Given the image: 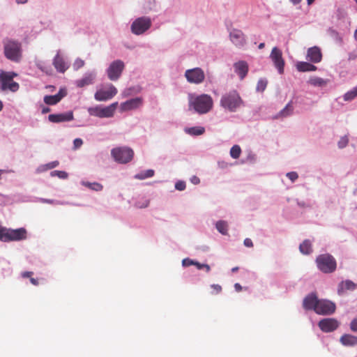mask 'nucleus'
Wrapping results in <instances>:
<instances>
[{
	"label": "nucleus",
	"instance_id": "obj_30",
	"mask_svg": "<svg viewBox=\"0 0 357 357\" xmlns=\"http://www.w3.org/2000/svg\"><path fill=\"white\" fill-rule=\"evenodd\" d=\"M294 111V107L292 105V102H289L285 107L282 109L279 114L277 115V117H287L292 114Z\"/></svg>",
	"mask_w": 357,
	"mask_h": 357
},
{
	"label": "nucleus",
	"instance_id": "obj_64",
	"mask_svg": "<svg viewBox=\"0 0 357 357\" xmlns=\"http://www.w3.org/2000/svg\"><path fill=\"white\" fill-rule=\"evenodd\" d=\"M356 3H357V0H355Z\"/></svg>",
	"mask_w": 357,
	"mask_h": 357
},
{
	"label": "nucleus",
	"instance_id": "obj_53",
	"mask_svg": "<svg viewBox=\"0 0 357 357\" xmlns=\"http://www.w3.org/2000/svg\"><path fill=\"white\" fill-rule=\"evenodd\" d=\"M191 182L195 184V185H197V184H199V182H200V180L199 178L196 176H193L192 178H191Z\"/></svg>",
	"mask_w": 357,
	"mask_h": 357
},
{
	"label": "nucleus",
	"instance_id": "obj_51",
	"mask_svg": "<svg viewBox=\"0 0 357 357\" xmlns=\"http://www.w3.org/2000/svg\"><path fill=\"white\" fill-rule=\"evenodd\" d=\"M244 245L248 248H252L253 246L252 240L248 238L244 240Z\"/></svg>",
	"mask_w": 357,
	"mask_h": 357
},
{
	"label": "nucleus",
	"instance_id": "obj_59",
	"mask_svg": "<svg viewBox=\"0 0 357 357\" xmlns=\"http://www.w3.org/2000/svg\"><path fill=\"white\" fill-rule=\"evenodd\" d=\"M265 46V44L264 43H261L259 45L258 47L259 49H263Z\"/></svg>",
	"mask_w": 357,
	"mask_h": 357
},
{
	"label": "nucleus",
	"instance_id": "obj_23",
	"mask_svg": "<svg viewBox=\"0 0 357 357\" xmlns=\"http://www.w3.org/2000/svg\"><path fill=\"white\" fill-rule=\"evenodd\" d=\"M340 342L346 347L357 346V337L351 334H344L340 337Z\"/></svg>",
	"mask_w": 357,
	"mask_h": 357
},
{
	"label": "nucleus",
	"instance_id": "obj_42",
	"mask_svg": "<svg viewBox=\"0 0 357 357\" xmlns=\"http://www.w3.org/2000/svg\"><path fill=\"white\" fill-rule=\"evenodd\" d=\"M84 66V61L81 59H77L74 63L73 68L75 70H78Z\"/></svg>",
	"mask_w": 357,
	"mask_h": 357
},
{
	"label": "nucleus",
	"instance_id": "obj_45",
	"mask_svg": "<svg viewBox=\"0 0 357 357\" xmlns=\"http://www.w3.org/2000/svg\"><path fill=\"white\" fill-rule=\"evenodd\" d=\"M195 261H194L192 259H190L189 258H186V259H183L182 264H183V266H190L194 265L195 264Z\"/></svg>",
	"mask_w": 357,
	"mask_h": 357
},
{
	"label": "nucleus",
	"instance_id": "obj_9",
	"mask_svg": "<svg viewBox=\"0 0 357 357\" xmlns=\"http://www.w3.org/2000/svg\"><path fill=\"white\" fill-rule=\"evenodd\" d=\"M151 26V20L149 17H142L136 19L131 25L132 32L136 35H140L147 31Z\"/></svg>",
	"mask_w": 357,
	"mask_h": 357
},
{
	"label": "nucleus",
	"instance_id": "obj_27",
	"mask_svg": "<svg viewBox=\"0 0 357 357\" xmlns=\"http://www.w3.org/2000/svg\"><path fill=\"white\" fill-rule=\"evenodd\" d=\"M356 288V284L351 280H348L344 282H342L339 284L338 293L340 294L344 290H354Z\"/></svg>",
	"mask_w": 357,
	"mask_h": 357
},
{
	"label": "nucleus",
	"instance_id": "obj_18",
	"mask_svg": "<svg viewBox=\"0 0 357 357\" xmlns=\"http://www.w3.org/2000/svg\"><path fill=\"white\" fill-rule=\"evenodd\" d=\"M229 37L231 41L236 47H241L245 44V36L243 31L239 29H233L229 33Z\"/></svg>",
	"mask_w": 357,
	"mask_h": 357
},
{
	"label": "nucleus",
	"instance_id": "obj_4",
	"mask_svg": "<svg viewBox=\"0 0 357 357\" xmlns=\"http://www.w3.org/2000/svg\"><path fill=\"white\" fill-rule=\"evenodd\" d=\"M26 238V230L24 228L17 229L0 228V240L3 242L17 241Z\"/></svg>",
	"mask_w": 357,
	"mask_h": 357
},
{
	"label": "nucleus",
	"instance_id": "obj_41",
	"mask_svg": "<svg viewBox=\"0 0 357 357\" xmlns=\"http://www.w3.org/2000/svg\"><path fill=\"white\" fill-rule=\"evenodd\" d=\"M211 289H212L211 294H218L222 290V288L220 284H211Z\"/></svg>",
	"mask_w": 357,
	"mask_h": 357
},
{
	"label": "nucleus",
	"instance_id": "obj_19",
	"mask_svg": "<svg viewBox=\"0 0 357 357\" xmlns=\"http://www.w3.org/2000/svg\"><path fill=\"white\" fill-rule=\"evenodd\" d=\"M306 59L314 63H319L322 59L321 49L317 46L308 48L307 50Z\"/></svg>",
	"mask_w": 357,
	"mask_h": 357
},
{
	"label": "nucleus",
	"instance_id": "obj_54",
	"mask_svg": "<svg viewBox=\"0 0 357 357\" xmlns=\"http://www.w3.org/2000/svg\"><path fill=\"white\" fill-rule=\"evenodd\" d=\"M234 289L237 292H240L242 290V287L239 283L234 284Z\"/></svg>",
	"mask_w": 357,
	"mask_h": 357
},
{
	"label": "nucleus",
	"instance_id": "obj_20",
	"mask_svg": "<svg viewBox=\"0 0 357 357\" xmlns=\"http://www.w3.org/2000/svg\"><path fill=\"white\" fill-rule=\"evenodd\" d=\"M319 299L314 294L307 295L303 300V306L305 310L315 311Z\"/></svg>",
	"mask_w": 357,
	"mask_h": 357
},
{
	"label": "nucleus",
	"instance_id": "obj_50",
	"mask_svg": "<svg viewBox=\"0 0 357 357\" xmlns=\"http://www.w3.org/2000/svg\"><path fill=\"white\" fill-rule=\"evenodd\" d=\"M59 165L58 161H53L46 165L47 169H53Z\"/></svg>",
	"mask_w": 357,
	"mask_h": 357
},
{
	"label": "nucleus",
	"instance_id": "obj_49",
	"mask_svg": "<svg viewBox=\"0 0 357 357\" xmlns=\"http://www.w3.org/2000/svg\"><path fill=\"white\" fill-rule=\"evenodd\" d=\"M40 202L42 203L50 204H59L58 202H56L53 199H43V198H40Z\"/></svg>",
	"mask_w": 357,
	"mask_h": 357
},
{
	"label": "nucleus",
	"instance_id": "obj_14",
	"mask_svg": "<svg viewBox=\"0 0 357 357\" xmlns=\"http://www.w3.org/2000/svg\"><path fill=\"white\" fill-rule=\"evenodd\" d=\"M270 58L279 73L282 74L284 73V61L282 58V51L276 47H273L270 54Z\"/></svg>",
	"mask_w": 357,
	"mask_h": 357
},
{
	"label": "nucleus",
	"instance_id": "obj_8",
	"mask_svg": "<svg viewBox=\"0 0 357 357\" xmlns=\"http://www.w3.org/2000/svg\"><path fill=\"white\" fill-rule=\"evenodd\" d=\"M117 106L118 102H115L107 107L96 106L90 107L88 111L91 116L99 118H109L114 116Z\"/></svg>",
	"mask_w": 357,
	"mask_h": 357
},
{
	"label": "nucleus",
	"instance_id": "obj_48",
	"mask_svg": "<svg viewBox=\"0 0 357 357\" xmlns=\"http://www.w3.org/2000/svg\"><path fill=\"white\" fill-rule=\"evenodd\" d=\"M350 328L354 332H357V318L353 319L350 324Z\"/></svg>",
	"mask_w": 357,
	"mask_h": 357
},
{
	"label": "nucleus",
	"instance_id": "obj_13",
	"mask_svg": "<svg viewBox=\"0 0 357 357\" xmlns=\"http://www.w3.org/2000/svg\"><path fill=\"white\" fill-rule=\"evenodd\" d=\"M335 311L334 303L328 300H319L315 312L319 314H331Z\"/></svg>",
	"mask_w": 357,
	"mask_h": 357
},
{
	"label": "nucleus",
	"instance_id": "obj_58",
	"mask_svg": "<svg viewBox=\"0 0 357 357\" xmlns=\"http://www.w3.org/2000/svg\"><path fill=\"white\" fill-rule=\"evenodd\" d=\"M293 3L297 4L301 2V0H290Z\"/></svg>",
	"mask_w": 357,
	"mask_h": 357
},
{
	"label": "nucleus",
	"instance_id": "obj_63",
	"mask_svg": "<svg viewBox=\"0 0 357 357\" xmlns=\"http://www.w3.org/2000/svg\"><path fill=\"white\" fill-rule=\"evenodd\" d=\"M354 37H355L356 40L357 41V29L355 31Z\"/></svg>",
	"mask_w": 357,
	"mask_h": 357
},
{
	"label": "nucleus",
	"instance_id": "obj_38",
	"mask_svg": "<svg viewBox=\"0 0 357 357\" xmlns=\"http://www.w3.org/2000/svg\"><path fill=\"white\" fill-rule=\"evenodd\" d=\"M52 176H58L60 178L66 179L68 178V173L64 171L55 170L51 172Z\"/></svg>",
	"mask_w": 357,
	"mask_h": 357
},
{
	"label": "nucleus",
	"instance_id": "obj_25",
	"mask_svg": "<svg viewBox=\"0 0 357 357\" xmlns=\"http://www.w3.org/2000/svg\"><path fill=\"white\" fill-rule=\"evenodd\" d=\"M296 69L299 72L315 71L317 68L308 62L299 61L296 65Z\"/></svg>",
	"mask_w": 357,
	"mask_h": 357
},
{
	"label": "nucleus",
	"instance_id": "obj_32",
	"mask_svg": "<svg viewBox=\"0 0 357 357\" xmlns=\"http://www.w3.org/2000/svg\"><path fill=\"white\" fill-rule=\"evenodd\" d=\"M218 231L223 235L227 234L228 225L225 221H218L215 225Z\"/></svg>",
	"mask_w": 357,
	"mask_h": 357
},
{
	"label": "nucleus",
	"instance_id": "obj_5",
	"mask_svg": "<svg viewBox=\"0 0 357 357\" xmlns=\"http://www.w3.org/2000/svg\"><path fill=\"white\" fill-rule=\"evenodd\" d=\"M14 73L2 72L0 74V90L16 92L20 88L17 82L13 80Z\"/></svg>",
	"mask_w": 357,
	"mask_h": 357
},
{
	"label": "nucleus",
	"instance_id": "obj_31",
	"mask_svg": "<svg viewBox=\"0 0 357 357\" xmlns=\"http://www.w3.org/2000/svg\"><path fill=\"white\" fill-rule=\"evenodd\" d=\"M185 131L191 135H201L204 133L205 129L204 127L195 126L186 128Z\"/></svg>",
	"mask_w": 357,
	"mask_h": 357
},
{
	"label": "nucleus",
	"instance_id": "obj_61",
	"mask_svg": "<svg viewBox=\"0 0 357 357\" xmlns=\"http://www.w3.org/2000/svg\"><path fill=\"white\" fill-rule=\"evenodd\" d=\"M307 3L309 5H310V4H312L314 1V0H307Z\"/></svg>",
	"mask_w": 357,
	"mask_h": 357
},
{
	"label": "nucleus",
	"instance_id": "obj_46",
	"mask_svg": "<svg viewBox=\"0 0 357 357\" xmlns=\"http://www.w3.org/2000/svg\"><path fill=\"white\" fill-rule=\"evenodd\" d=\"M83 144V141L80 138H77L73 142L74 149H79Z\"/></svg>",
	"mask_w": 357,
	"mask_h": 357
},
{
	"label": "nucleus",
	"instance_id": "obj_60",
	"mask_svg": "<svg viewBox=\"0 0 357 357\" xmlns=\"http://www.w3.org/2000/svg\"><path fill=\"white\" fill-rule=\"evenodd\" d=\"M238 270V267L236 266V267L232 268L231 271L234 273V272L237 271Z\"/></svg>",
	"mask_w": 357,
	"mask_h": 357
},
{
	"label": "nucleus",
	"instance_id": "obj_22",
	"mask_svg": "<svg viewBox=\"0 0 357 357\" xmlns=\"http://www.w3.org/2000/svg\"><path fill=\"white\" fill-rule=\"evenodd\" d=\"M66 92L61 89L58 93L54 96H45L44 97V102L49 105H54L57 104L66 96Z\"/></svg>",
	"mask_w": 357,
	"mask_h": 357
},
{
	"label": "nucleus",
	"instance_id": "obj_16",
	"mask_svg": "<svg viewBox=\"0 0 357 357\" xmlns=\"http://www.w3.org/2000/svg\"><path fill=\"white\" fill-rule=\"evenodd\" d=\"M74 115L72 111L61 113L52 114L48 116V120L52 123L67 122L73 120Z\"/></svg>",
	"mask_w": 357,
	"mask_h": 357
},
{
	"label": "nucleus",
	"instance_id": "obj_15",
	"mask_svg": "<svg viewBox=\"0 0 357 357\" xmlns=\"http://www.w3.org/2000/svg\"><path fill=\"white\" fill-rule=\"evenodd\" d=\"M143 105V98L137 97L130 99L126 102L121 103L120 111L121 112L136 109Z\"/></svg>",
	"mask_w": 357,
	"mask_h": 357
},
{
	"label": "nucleus",
	"instance_id": "obj_37",
	"mask_svg": "<svg viewBox=\"0 0 357 357\" xmlns=\"http://www.w3.org/2000/svg\"><path fill=\"white\" fill-rule=\"evenodd\" d=\"M149 200L145 198L142 199V200L137 201L135 206L138 208H146L149 205Z\"/></svg>",
	"mask_w": 357,
	"mask_h": 357
},
{
	"label": "nucleus",
	"instance_id": "obj_28",
	"mask_svg": "<svg viewBox=\"0 0 357 357\" xmlns=\"http://www.w3.org/2000/svg\"><path fill=\"white\" fill-rule=\"evenodd\" d=\"M299 250L303 255H310L312 252V243L310 240H305L299 245Z\"/></svg>",
	"mask_w": 357,
	"mask_h": 357
},
{
	"label": "nucleus",
	"instance_id": "obj_35",
	"mask_svg": "<svg viewBox=\"0 0 357 357\" xmlns=\"http://www.w3.org/2000/svg\"><path fill=\"white\" fill-rule=\"evenodd\" d=\"M154 175V171L152 169H148L144 172H141L135 175V178L142 180L147 178L152 177Z\"/></svg>",
	"mask_w": 357,
	"mask_h": 357
},
{
	"label": "nucleus",
	"instance_id": "obj_21",
	"mask_svg": "<svg viewBox=\"0 0 357 357\" xmlns=\"http://www.w3.org/2000/svg\"><path fill=\"white\" fill-rule=\"evenodd\" d=\"M235 72L238 75L241 79H244L248 72V65L245 61H241L234 65Z\"/></svg>",
	"mask_w": 357,
	"mask_h": 357
},
{
	"label": "nucleus",
	"instance_id": "obj_62",
	"mask_svg": "<svg viewBox=\"0 0 357 357\" xmlns=\"http://www.w3.org/2000/svg\"><path fill=\"white\" fill-rule=\"evenodd\" d=\"M3 109V102L0 100V112Z\"/></svg>",
	"mask_w": 357,
	"mask_h": 357
},
{
	"label": "nucleus",
	"instance_id": "obj_56",
	"mask_svg": "<svg viewBox=\"0 0 357 357\" xmlns=\"http://www.w3.org/2000/svg\"><path fill=\"white\" fill-rule=\"evenodd\" d=\"M30 282L33 285H38V282L36 279L33 278H30Z\"/></svg>",
	"mask_w": 357,
	"mask_h": 357
},
{
	"label": "nucleus",
	"instance_id": "obj_17",
	"mask_svg": "<svg viewBox=\"0 0 357 357\" xmlns=\"http://www.w3.org/2000/svg\"><path fill=\"white\" fill-rule=\"evenodd\" d=\"M339 326L338 321L335 319H324L319 322L320 329L325 333L335 331Z\"/></svg>",
	"mask_w": 357,
	"mask_h": 357
},
{
	"label": "nucleus",
	"instance_id": "obj_10",
	"mask_svg": "<svg viewBox=\"0 0 357 357\" xmlns=\"http://www.w3.org/2000/svg\"><path fill=\"white\" fill-rule=\"evenodd\" d=\"M125 65L122 61H113L107 70L108 78L112 81L117 80L121 77Z\"/></svg>",
	"mask_w": 357,
	"mask_h": 357
},
{
	"label": "nucleus",
	"instance_id": "obj_43",
	"mask_svg": "<svg viewBox=\"0 0 357 357\" xmlns=\"http://www.w3.org/2000/svg\"><path fill=\"white\" fill-rule=\"evenodd\" d=\"M348 138L347 137H342L338 142V146L340 149L345 147L348 144Z\"/></svg>",
	"mask_w": 357,
	"mask_h": 357
},
{
	"label": "nucleus",
	"instance_id": "obj_36",
	"mask_svg": "<svg viewBox=\"0 0 357 357\" xmlns=\"http://www.w3.org/2000/svg\"><path fill=\"white\" fill-rule=\"evenodd\" d=\"M83 185L86 187L95 190V191H100L102 190L103 186L99 183H89V182H83Z\"/></svg>",
	"mask_w": 357,
	"mask_h": 357
},
{
	"label": "nucleus",
	"instance_id": "obj_12",
	"mask_svg": "<svg viewBox=\"0 0 357 357\" xmlns=\"http://www.w3.org/2000/svg\"><path fill=\"white\" fill-rule=\"evenodd\" d=\"M116 93V88L110 84L107 89L98 90L94 95V98L98 101H106L112 99Z\"/></svg>",
	"mask_w": 357,
	"mask_h": 357
},
{
	"label": "nucleus",
	"instance_id": "obj_3",
	"mask_svg": "<svg viewBox=\"0 0 357 357\" xmlns=\"http://www.w3.org/2000/svg\"><path fill=\"white\" fill-rule=\"evenodd\" d=\"M243 100L236 91L224 94L220 100V105L230 112H234L241 106Z\"/></svg>",
	"mask_w": 357,
	"mask_h": 357
},
{
	"label": "nucleus",
	"instance_id": "obj_57",
	"mask_svg": "<svg viewBox=\"0 0 357 357\" xmlns=\"http://www.w3.org/2000/svg\"><path fill=\"white\" fill-rule=\"evenodd\" d=\"M17 3H25L28 0H15Z\"/></svg>",
	"mask_w": 357,
	"mask_h": 357
},
{
	"label": "nucleus",
	"instance_id": "obj_47",
	"mask_svg": "<svg viewBox=\"0 0 357 357\" xmlns=\"http://www.w3.org/2000/svg\"><path fill=\"white\" fill-rule=\"evenodd\" d=\"M175 188L178 190H183L185 188V183L183 181H178L176 183Z\"/></svg>",
	"mask_w": 357,
	"mask_h": 357
},
{
	"label": "nucleus",
	"instance_id": "obj_39",
	"mask_svg": "<svg viewBox=\"0 0 357 357\" xmlns=\"http://www.w3.org/2000/svg\"><path fill=\"white\" fill-rule=\"evenodd\" d=\"M267 86V81L265 79H259L257 84V91L262 92L265 90Z\"/></svg>",
	"mask_w": 357,
	"mask_h": 357
},
{
	"label": "nucleus",
	"instance_id": "obj_29",
	"mask_svg": "<svg viewBox=\"0 0 357 357\" xmlns=\"http://www.w3.org/2000/svg\"><path fill=\"white\" fill-rule=\"evenodd\" d=\"M328 82V80L318 77H312L308 80V83L314 86L323 87Z\"/></svg>",
	"mask_w": 357,
	"mask_h": 357
},
{
	"label": "nucleus",
	"instance_id": "obj_6",
	"mask_svg": "<svg viewBox=\"0 0 357 357\" xmlns=\"http://www.w3.org/2000/svg\"><path fill=\"white\" fill-rule=\"evenodd\" d=\"M111 154L115 161L126 164L132 160L134 156L132 149L128 147H116L111 151Z\"/></svg>",
	"mask_w": 357,
	"mask_h": 357
},
{
	"label": "nucleus",
	"instance_id": "obj_55",
	"mask_svg": "<svg viewBox=\"0 0 357 357\" xmlns=\"http://www.w3.org/2000/svg\"><path fill=\"white\" fill-rule=\"evenodd\" d=\"M50 108L48 107H43L42 109V113L43 114H47L50 112Z\"/></svg>",
	"mask_w": 357,
	"mask_h": 357
},
{
	"label": "nucleus",
	"instance_id": "obj_34",
	"mask_svg": "<svg viewBox=\"0 0 357 357\" xmlns=\"http://www.w3.org/2000/svg\"><path fill=\"white\" fill-rule=\"evenodd\" d=\"M241 153V149L238 145H234L230 149V155L234 159H238Z\"/></svg>",
	"mask_w": 357,
	"mask_h": 357
},
{
	"label": "nucleus",
	"instance_id": "obj_40",
	"mask_svg": "<svg viewBox=\"0 0 357 357\" xmlns=\"http://www.w3.org/2000/svg\"><path fill=\"white\" fill-rule=\"evenodd\" d=\"M194 266H195L199 270L204 268L206 273H208L211 271L210 266L206 264H201L195 261Z\"/></svg>",
	"mask_w": 357,
	"mask_h": 357
},
{
	"label": "nucleus",
	"instance_id": "obj_24",
	"mask_svg": "<svg viewBox=\"0 0 357 357\" xmlns=\"http://www.w3.org/2000/svg\"><path fill=\"white\" fill-rule=\"evenodd\" d=\"M53 65L57 71L64 73L67 69L63 57L58 52L53 60Z\"/></svg>",
	"mask_w": 357,
	"mask_h": 357
},
{
	"label": "nucleus",
	"instance_id": "obj_33",
	"mask_svg": "<svg viewBox=\"0 0 357 357\" xmlns=\"http://www.w3.org/2000/svg\"><path fill=\"white\" fill-rule=\"evenodd\" d=\"M357 96V86L344 95V101H351Z\"/></svg>",
	"mask_w": 357,
	"mask_h": 357
},
{
	"label": "nucleus",
	"instance_id": "obj_26",
	"mask_svg": "<svg viewBox=\"0 0 357 357\" xmlns=\"http://www.w3.org/2000/svg\"><path fill=\"white\" fill-rule=\"evenodd\" d=\"M94 77H95L94 75H93L91 73L86 75L81 79L77 80L76 85H77V86H78L79 88H82L85 86L91 84L93 83Z\"/></svg>",
	"mask_w": 357,
	"mask_h": 357
},
{
	"label": "nucleus",
	"instance_id": "obj_7",
	"mask_svg": "<svg viewBox=\"0 0 357 357\" xmlns=\"http://www.w3.org/2000/svg\"><path fill=\"white\" fill-rule=\"evenodd\" d=\"M316 262L319 269L325 273H333L336 269V261L330 255H321Z\"/></svg>",
	"mask_w": 357,
	"mask_h": 357
},
{
	"label": "nucleus",
	"instance_id": "obj_44",
	"mask_svg": "<svg viewBox=\"0 0 357 357\" xmlns=\"http://www.w3.org/2000/svg\"><path fill=\"white\" fill-rule=\"evenodd\" d=\"M287 177L289 179H290L292 182H294V181H295L298 178V175L295 172H288L287 174Z\"/></svg>",
	"mask_w": 357,
	"mask_h": 357
},
{
	"label": "nucleus",
	"instance_id": "obj_1",
	"mask_svg": "<svg viewBox=\"0 0 357 357\" xmlns=\"http://www.w3.org/2000/svg\"><path fill=\"white\" fill-rule=\"evenodd\" d=\"M212 98L207 94L190 96L189 105L199 114L208 113L213 107Z\"/></svg>",
	"mask_w": 357,
	"mask_h": 357
},
{
	"label": "nucleus",
	"instance_id": "obj_11",
	"mask_svg": "<svg viewBox=\"0 0 357 357\" xmlns=\"http://www.w3.org/2000/svg\"><path fill=\"white\" fill-rule=\"evenodd\" d=\"M185 77L188 82L196 84L203 82L205 79L204 73L199 68L187 70L185 73Z\"/></svg>",
	"mask_w": 357,
	"mask_h": 357
},
{
	"label": "nucleus",
	"instance_id": "obj_52",
	"mask_svg": "<svg viewBox=\"0 0 357 357\" xmlns=\"http://www.w3.org/2000/svg\"><path fill=\"white\" fill-rule=\"evenodd\" d=\"M33 273L31 272V271H25V272H23L22 273V276L24 278H31V276L33 275Z\"/></svg>",
	"mask_w": 357,
	"mask_h": 357
},
{
	"label": "nucleus",
	"instance_id": "obj_2",
	"mask_svg": "<svg viewBox=\"0 0 357 357\" xmlns=\"http://www.w3.org/2000/svg\"><path fill=\"white\" fill-rule=\"evenodd\" d=\"M3 52L6 59L19 62L22 58V45L15 40L6 38L3 40Z\"/></svg>",
	"mask_w": 357,
	"mask_h": 357
}]
</instances>
